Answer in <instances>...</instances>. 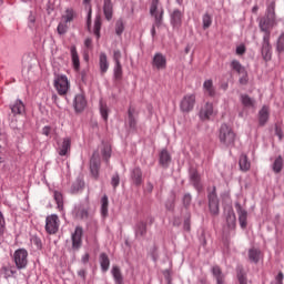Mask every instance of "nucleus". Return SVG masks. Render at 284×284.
<instances>
[{"label":"nucleus","mask_w":284,"mask_h":284,"mask_svg":"<svg viewBox=\"0 0 284 284\" xmlns=\"http://www.w3.org/2000/svg\"><path fill=\"white\" fill-rule=\"evenodd\" d=\"M217 139L221 145H224V148H234L236 143V133L232 126L223 123L219 129Z\"/></svg>","instance_id":"nucleus-1"},{"label":"nucleus","mask_w":284,"mask_h":284,"mask_svg":"<svg viewBox=\"0 0 284 284\" xmlns=\"http://www.w3.org/2000/svg\"><path fill=\"white\" fill-rule=\"evenodd\" d=\"M28 250L18 248L12 255V261L16 265V270H26L28 267Z\"/></svg>","instance_id":"nucleus-2"},{"label":"nucleus","mask_w":284,"mask_h":284,"mask_svg":"<svg viewBox=\"0 0 284 284\" xmlns=\"http://www.w3.org/2000/svg\"><path fill=\"white\" fill-rule=\"evenodd\" d=\"M276 26V19L262 17L258 21V28L261 32H264L263 37L272 38V30Z\"/></svg>","instance_id":"nucleus-3"},{"label":"nucleus","mask_w":284,"mask_h":284,"mask_svg":"<svg viewBox=\"0 0 284 284\" xmlns=\"http://www.w3.org/2000/svg\"><path fill=\"white\" fill-rule=\"evenodd\" d=\"M196 105V93L185 94L180 102V110L182 112H192Z\"/></svg>","instance_id":"nucleus-4"},{"label":"nucleus","mask_w":284,"mask_h":284,"mask_svg":"<svg viewBox=\"0 0 284 284\" xmlns=\"http://www.w3.org/2000/svg\"><path fill=\"white\" fill-rule=\"evenodd\" d=\"M54 88L60 97L68 94V90H70V81H68V77L57 75L54 79Z\"/></svg>","instance_id":"nucleus-5"},{"label":"nucleus","mask_w":284,"mask_h":284,"mask_svg":"<svg viewBox=\"0 0 284 284\" xmlns=\"http://www.w3.org/2000/svg\"><path fill=\"white\" fill-rule=\"evenodd\" d=\"M163 7H159V2H152L150 8V14L154 17V23L156 28L163 26Z\"/></svg>","instance_id":"nucleus-6"},{"label":"nucleus","mask_w":284,"mask_h":284,"mask_svg":"<svg viewBox=\"0 0 284 284\" xmlns=\"http://www.w3.org/2000/svg\"><path fill=\"white\" fill-rule=\"evenodd\" d=\"M209 199V210L213 216H217L219 209V195L216 194V186H213L212 191L207 195Z\"/></svg>","instance_id":"nucleus-7"},{"label":"nucleus","mask_w":284,"mask_h":284,"mask_svg":"<svg viewBox=\"0 0 284 284\" xmlns=\"http://www.w3.org/2000/svg\"><path fill=\"white\" fill-rule=\"evenodd\" d=\"M59 216L57 214L48 215L45 219L47 234H57L59 232Z\"/></svg>","instance_id":"nucleus-8"},{"label":"nucleus","mask_w":284,"mask_h":284,"mask_svg":"<svg viewBox=\"0 0 284 284\" xmlns=\"http://www.w3.org/2000/svg\"><path fill=\"white\" fill-rule=\"evenodd\" d=\"M272 38L263 37L261 54L264 61H272V43L270 42Z\"/></svg>","instance_id":"nucleus-9"},{"label":"nucleus","mask_w":284,"mask_h":284,"mask_svg":"<svg viewBox=\"0 0 284 284\" xmlns=\"http://www.w3.org/2000/svg\"><path fill=\"white\" fill-rule=\"evenodd\" d=\"M152 68H155V70H165L168 68V58L161 52L155 53L152 59Z\"/></svg>","instance_id":"nucleus-10"},{"label":"nucleus","mask_w":284,"mask_h":284,"mask_svg":"<svg viewBox=\"0 0 284 284\" xmlns=\"http://www.w3.org/2000/svg\"><path fill=\"white\" fill-rule=\"evenodd\" d=\"M72 145V140L70 138L63 139V141L58 142L57 152L60 156H68L70 154V148Z\"/></svg>","instance_id":"nucleus-11"},{"label":"nucleus","mask_w":284,"mask_h":284,"mask_svg":"<svg viewBox=\"0 0 284 284\" xmlns=\"http://www.w3.org/2000/svg\"><path fill=\"white\" fill-rule=\"evenodd\" d=\"M83 227L77 226L72 234V247L79 250L83 243Z\"/></svg>","instance_id":"nucleus-12"},{"label":"nucleus","mask_w":284,"mask_h":284,"mask_svg":"<svg viewBox=\"0 0 284 284\" xmlns=\"http://www.w3.org/2000/svg\"><path fill=\"white\" fill-rule=\"evenodd\" d=\"M99 170H101V160L93 155L90 160V173L95 181H99Z\"/></svg>","instance_id":"nucleus-13"},{"label":"nucleus","mask_w":284,"mask_h":284,"mask_svg":"<svg viewBox=\"0 0 284 284\" xmlns=\"http://www.w3.org/2000/svg\"><path fill=\"white\" fill-rule=\"evenodd\" d=\"M211 273L213 278H215V284H226L225 283V274L223 273V268L219 265H214L211 267Z\"/></svg>","instance_id":"nucleus-14"},{"label":"nucleus","mask_w":284,"mask_h":284,"mask_svg":"<svg viewBox=\"0 0 284 284\" xmlns=\"http://www.w3.org/2000/svg\"><path fill=\"white\" fill-rule=\"evenodd\" d=\"M235 210L239 215L240 225L244 230V227H247V211L243 209L241 203H235Z\"/></svg>","instance_id":"nucleus-15"},{"label":"nucleus","mask_w":284,"mask_h":284,"mask_svg":"<svg viewBox=\"0 0 284 284\" xmlns=\"http://www.w3.org/2000/svg\"><path fill=\"white\" fill-rule=\"evenodd\" d=\"M72 21V12L68 11L67 16H63L61 22L58 26V33L65 34L68 32V23Z\"/></svg>","instance_id":"nucleus-16"},{"label":"nucleus","mask_w":284,"mask_h":284,"mask_svg":"<svg viewBox=\"0 0 284 284\" xmlns=\"http://www.w3.org/2000/svg\"><path fill=\"white\" fill-rule=\"evenodd\" d=\"M212 114H214V104L206 102L200 111V119H202V121H207Z\"/></svg>","instance_id":"nucleus-17"},{"label":"nucleus","mask_w":284,"mask_h":284,"mask_svg":"<svg viewBox=\"0 0 284 284\" xmlns=\"http://www.w3.org/2000/svg\"><path fill=\"white\" fill-rule=\"evenodd\" d=\"M88 105V101L85 100V95L78 94L74 98V110L75 112H83Z\"/></svg>","instance_id":"nucleus-18"},{"label":"nucleus","mask_w":284,"mask_h":284,"mask_svg":"<svg viewBox=\"0 0 284 284\" xmlns=\"http://www.w3.org/2000/svg\"><path fill=\"white\" fill-rule=\"evenodd\" d=\"M267 121H270V106L263 105L258 111V123L261 128H263Z\"/></svg>","instance_id":"nucleus-19"},{"label":"nucleus","mask_w":284,"mask_h":284,"mask_svg":"<svg viewBox=\"0 0 284 284\" xmlns=\"http://www.w3.org/2000/svg\"><path fill=\"white\" fill-rule=\"evenodd\" d=\"M10 110L13 114V116H17V114H24L26 113V104H23V101L16 100L13 104H10Z\"/></svg>","instance_id":"nucleus-20"},{"label":"nucleus","mask_w":284,"mask_h":284,"mask_svg":"<svg viewBox=\"0 0 284 284\" xmlns=\"http://www.w3.org/2000/svg\"><path fill=\"white\" fill-rule=\"evenodd\" d=\"M182 23H183V12L176 9L171 14V24L173 26V28H181Z\"/></svg>","instance_id":"nucleus-21"},{"label":"nucleus","mask_w":284,"mask_h":284,"mask_svg":"<svg viewBox=\"0 0 284 284\" xmlns=\"http://www.w3.org/2000/svg\"><path fill=\"white\" fill-rule=\"evenodd\" d=\"M239 165L242 172H250L252 168V162H250V158H247V154L242 153L240 155Z\"/></svg>","instance_id":"nucleus-22"},{"label":"nucleus","mask_w":284,"mask_h":284,"mask_svg":"<svg viewBox=\"0 0 284 284\" xmlns=\"http://www.w3.org/2000/svg\"><path fill=\"white\" fill-rule=\"evenodd\" d=\"M99 67L101 74H105L110 69V62H108V54L105 52H101L99 57Z\"/></svg>","instance_id":"nucleus-23"},{"label":"nucleus","mask_w":284,"mask_h":284,"mask_svg":"<svg viewBox=\"0 0 284 284\" xmlns=\"http://www.w3.org/2000/svg\"><path fill=\"white\" fill-rule=\"evenodd\" d=\"M131 179L134 183V185H141L143 183V172L141 171V168H135L131 172Z\"/></svg>","instance_id":"nucleus-24"},{"label":"nucleus","mask_w":284,"mask_h":284,"mask_svg":"<svg viewBox=\"0 0 284 284\" xmlns=\"http://www.w3.org/2000/svg\"><path fill=\"white\" fill-rule=\"evenodd\" d=\"M113 81H115V83H121L123 81V65L122 64H114Z\"/></svg>","instance_id":"nucleus-25"},{"label":"nucleus","mask_w":284,"mask_h":284,"mask_svg":"<svg viewBox=\"0 0 284 284\" xmlns=\"http://www.w3.org/2000/svg\"><path fill=\"white\" fill-rule=\"evenodd\" d=\"M111 274L115 284H125V282L123 281V273H121V268L119 266H113L111 270Z\"/></svg>","instance_id":"nucleus-26"},{"label":"nucleus","mask_w":284,"mask_h":284,"mask_svg":"<svg viewBox=\"0 0 284 284\" xmlns=\"http://www.w3.org/2000/svg\"><path fill=\"white\" fill-rule=\"evenodd\" d=\"M99 261L102 272H108L110 270V256H108L106 253H101Z\"/></svg>","instance_id":"nucleus-27"},{"label":"nucleus","mask_w":284,"mask_h":284,"mask_svg":"<svg viewBox=\"0 0 284 284\" xmlns=\"http://www.w3.org/2000/svg\"><path fill=\"white\" fill-rule=\"evenodd\" d=\"M1 274H3L4 278H12L17 276V268L12 265L2 266Z\"/></svg>","instance_id":"nucleus-28"},{"label":"nucleus","mask_w":284,"mask_h":284,"mask_svg":"<svg viewBox=\"0 0 284 284\" xmlns=\"http://www.w3.org/2000/svg\"><path fill=\"white\" fill-rule=\"evenodd\" d=\"M203 90L210 95V97H216V89H214V82L212 79L205 80L203 83Z\"/></svg>","instance_id":"nucleus-29"},{"label":"nucleus","mask_w":284,"mask_h":284,"mask_svg":"<svg viewBox=\"0 0 284 284\" xmlns=\"http://www.w3.org/2000/svg\"><path fill=\"white\" fill-rule=\"evenodd\" d=\"M231 70L233 72H236V74H244L245 72H247V70L245 69V67H243V64H241V62L239 60H233L231 62Z\"/></svg>","instance_id":"nucleus-30"},{"label":"nucleus","mask_w":284,"mask_h":284,"mask_svg":"<svg viewBox=\"0 0 284 284\" xmlns=\"http://www.w3.org/2000/svg\"><path fill=\"white\" fill-rule=\"evenodd\" d=\"M113 12H114V7L112 6V2L110 1L104 2L103 13L106 21H112Z\"/></svg>","instance_id":"nucleus-31"},{"label":"nucleus","mask_w":284,"mask_h":284,"mask_svg":"<svg viewBox=\"0 0 284 284\" xmlns=\"http://www.w3.org/2000/svg\"><path fill=\"white\" fill-rule=\"evenodd\" d=\"M226 225L229 230H234L236 227V214L234 211H229L226 215Z\"/></svg>","instance_id":"nucleus-32"},{"label":"nucleus","mask_w":284,"mask_h":284,"mask_svg":"<svg viewBox=\"0 0 284 284\" xmlns=\"http://www.w3.org/2000/svg\"><path fill=\"white\" fill-rule=\"evenodd\" d=\"M170 161H172V156H170V152L168 150H162L160 153V165H163V168H168Z\"/></svg>","instance_id":"nucleus-33"},{"label":"nucleus","mask_w":284,"mask_h":284,"mask_svg":"<svg viewBox=\"0 0 284 284\" xmlns=\"http://www.w3.org/2000/svg\"><path fill=\"white\" fill-rule=\"evenodd\" d=\"M148 234V224L143 221L135 225V236H145Z\"/></svg>","instance_id":"nucleus-34"},{"label":"nucleus","mask_w":284,"mask_h":284,"mask_svg":"<svg viewBox=\"0 0 284 284\" xmlns=\"http://www.w3.org/2000/svg\"><path fill=\"white\" fill-rule=\"evenodd\" d=\"M236 276L240 284H247V273H245L243 266L236 267Z\"/></svg>","instance_id":"nucleus-35"},{"label":"nucleus","mask_w":284,"mask_h":284,"mask_svg":"<svg viewBox=\"0 0 284 284\" xmlns=\"http://www.w3.org/2000/svg\"><path fill=\"white\" fill-rule=\"evenodd\" d=\"M72 65L75 72L81 70V60H79V53L77 52V48L72 49Z\"/></svg>","instance_id":"nucleus-36"},{"label":"nucleus","mask_w":284,"mask_h":284,"mask_svg":"<svg viewBox=\"0 0 284 284\" xmlns=\"http://www.w3.org/2000/svg\"><path fill=\"white\" fill-rule=\"evenodd\" d=\"M248 258L252 263H258L261 261V251L258 248H250Z\"/></svg>","instance_id":"nucleus-37"},{"label":"nucleus","mask_w":284,"mask_h":284,"mask_svg":"<svg viewBox=\"0 0 284 284\" xmlns=\"http://www.w3.org/2000/svg\"><path fill=\"white\" fill-rule=\"evenodd\" d=\"M101 16H97L94 20L93 34L97 37L98 40L101 39Z\"/></svg>","instance_id":"nucleus-38"},{"label":"nucleus","mask_w":284,"mask_h":284,"mask_svg":"<svg viewBox=\"0 0 284 284\" xmlns=\"http://www.w3.org/2000/svg\"><path fill=\"white\" fill-rule=\"evenodd\" d=\"M264 17H266L268 19H276V3L275 2H270L267 4L266 13Z\"/></svg>","instance_id":"nucleus-39"},{"label":"nucleus","mask_w":284,"mask_h":284,"mask_svg":"<svg viewBox=\"0 0 284 284\" xmlns=\"http://www.w3.org/2000/svg\"><path fill=\"white\" fill-rule=\"evenodd\" d=\"M110 205V201L108 200V195H103L101 199V215L103 219L108 217V206Z\"/></svg>","instance_id":"nucleus-40"},{"label":"nucleus","mask_w":284,"mask_h":284,"mask_svg":"<svg viewBox=\"0 0 284 284\" xmlns=\"http://www.w3.org/2000/svg\"><path fill=\"white\" fill-rule=\"evenodd\" d=\"M283 171V156L278 155L273 163V172L281 174Z\"/></svg>","instance_id":"nucleus-41"},{"label":"nucleus","mask_w":284,"mask_h":284,"mask_svg":"<svg viewBox=\"0 0 284 284\" xmlns=\"http://www.w3.org/2000/svg\"><path fill=\"white\" fill-rule=\"evenodd\" d=\"M53 199L58 205V210H63V193L60 191H53Z\"/></svg>","instance_id":"nucleus-42"},{"label":"nucleus","mask_w":284,"mask_h":284,"mask_svg":"<svg viewBox=\"0 0 284 284\" xmlns=\"http://www.w3.org/2000/svg\"><path fill=\"white\" fill-rule=\"evenodd\" d=\"M30 243L34 245L37 250H43V241L39 235H31Z\"/></svg>","instance_id":"nucleus-43"},{"label":"nucleus","mask_w":284,"mask_h":284,"mask_svg":"<svg viewBox=\"0 0 284 284\" xmlns=\"http://www.w3.org/2000/svg\"><path fill=\"white\" fill-rule=\"evenodd\" d=\"M100 114H101L103 121H105V123H108V116L110 114V109H108V104L103 103L102 101L100 102Z\"/></svg>","instance_id":"nucleus-44"},{"label":"nucleus","mask_w":284,"mask_h":284,"mask_svg":"<svg viewBox=\"0 0 284 284\" xmlns=\"http://www.w3.org/2000/svg\"><path fill=\"white\" fill-rule=\"evenodd\" d=\"M241 103L244 105V108H254V100H252V98H250L247 94L241 95Z\"/></svg>","instance_id":"nucleus-45"},{"label":"nucleus","mask_w":284,"mask_h":284,"mask_svg":"<svg viewBox=\"0 0 284 284\" xmlns=\"http://www.w3.org/2000/svg\"><path fill=\"white\" fill-rule=\"evenodd\" d=\"M125 30V23H123V20H118L115 22V33L118 34V37H121V34H123Z\"/></svg>","instance_id":"nucleus-46"},{"label":"nucleus","mask_w":284,"mask_h":284,"mask_svg":"<svg viewBox=\"0 0 284 284\" xmlns=\"http://www.w3.org/2000/svg\"><path fill=\"white\" fill-rule=\"evenodd\" d=\"M194 187H199L201 183V175H199V171H193L190 176Z\"/></svg>","instance_id":"nucleus-47"},{"label":"nucleus","mask_w":284,"mask_h":284,"mask_svg":"<svg viewBox=\"0 0 284 284\" xmlns=\"http://www.w3.org/2000/svg\"><path fill=\"white\" fill-rule=\"evenodd\" d=\"M85 9L88 10L87 26L90 29L92 26V4L90 2H85Z\"/></svg>","instance_id":"nucleus-48"},{"label":"nucleus","mask_w":284,"mask_h":284,"mask_svg":"<svg viewBox=\"0 0 284 284\" xmlns=\"http://www.w3.org/2000/svg\"><path fill=\"white\" fill-rule=\"evenodd\" d=\"M83 187H85V182L83 178H79L73 185V192H81Z\"/></svg>","instance_id":"nucleus-49"},{"label":"nucleus","mask_w":284,"mask_h":284,"mask_svg":"<svg viewBox=\"0 0 284 284\" xmlns=\"http://www.w3.org/2000/svg\"><path fill=\"white\" fill-rule=\"evenodd\" d=\"M276 51L281 54V52H284V32L281 33V36L277 39L276 43Z\"/></svg>","instance_id":"nucleus-50"},{"label":"nucleus","mask_w":284,"mask_h":284,"mask_svg":"<svg viewBox=\"0 0 284 284\" xmlns=\"http://www.w3.org/2000/svg\"><path fill=\"white\" fill-rule=\"evenodd\" d=\"M3 234H6V216L0 210V236H3Z\"/></svg>","instance_id":"nucleus-51"},{"label":"nucleus","mask_w":284,"mask_h":284,"mask_svg":"<svg viewBox=\"0 0 284 284\" xmlns=\"http://www.w3.org/2000/svg\"><path fill=\"white\" fill-rule=\"evenodd\" d=\"M239 83L240 85H247V83H250V75L247 74V71L240 74Z\"/></svg>","instance_id":"nucleus-52"},{"label":"nucleus","mask_w":284,"mask_h":284,"mask_svg":"<svg viewBox=\"0 0 284 284\" xmlns=\"http://www.w3.org/2000/svg\"><path fill=\"white\" fill-rule=\"evenodd\" d=\"M210 26H212V16L209 13H205L203 16V29L207 30V28H210Z\"/></svg>","instance_id":"nucleus-53"},{"label":"nucleus","mask_w":284,"mask_h":284,"mask_svg":"<svg viewBox=\"0 0 284 284\" xmlns=\"http://www.w3.org/2000/svg\"><path fill=\"white\" fill-rule=\"evenodd\" d=\"M121 183V178L119 176V173H115L111 179V185L114 190L119 187V184Z\"/></svg>","instance_id":"nucleus-54"},{"label":"nucleus","mask_w":284,"mask_h":284,"mask_svg":"<svg viewBox=\"0 0 284 284\" xmlns=\"http://www.w3.org/2000/svg\"><path fill=\"white\" fill-rule=\"evenodd\" d=\"M113 61H114L115 65L121 64V51L120 50L113 51Z\"/></svg>","instance_id":"nucleus-55"},{"label":"nucleus","mask_w":284,"mask_h":284,"mask_svg":"<svg viewBox=\"0 0 284 284\" xmlns=\"http://www.w3.org/2000/svg\"><path fill=\"white\" fill-rule=\"evenodd\" d=\"M77 216H79L80 219H88V210L85 209H80L77 212Z\"/></svg>","instance_id":"nucleus-56"},{"label":"nucleus","mask_w":284,"mask_h":284,"mask_svg":"<svg viewBox=\"0 0 284 284\" xmlns=\"http://www.w3.org/2000/svg\"><path fill=\"white\" fill-rule=\"evenodd\" d=\"M102 154L106 160L110 159V156H112V149H110V146L104 148Z\"/></svg>","instance_id":"nucleus-57"},{"label":"nucleus","mask_w":284,"mask_h":284,"mask_svg":"<svg viewBox=\"0 0 284 284\" xmlns=\"http://www.w3.org/2000/svg\"><path fill=\"white\" fill-rule=\"evenodd\" d=\"M129 128L136 130V118H129Z\"/></svg>","instance_id":"nucleus-58"},{"label":"nucleus","mask_w":284,"mask_h":284,"mask_svg":"<svg viewBox=\"0 0 284 284\" xmlns=\"http://www.w3.org/2000/svg\"><path fill=\"white\" fill-rule=\"evenodd\" d=\"M183 203L184 205H190V203H192V195H190V193L185 194L183 197Z\"/></svg>","instance_id":"nucleus-59"},{"label":"nucleus","mask_w":284,"mask_h":284,"mask_svg":"<svg viewBox=\"0 0 284 284\" xmlns=\"http://www.w3.org/2000/svg\"><path fill=\"white\" fill-rule=\"evenodd\" d=\"M275 134H276V136H278L280 140L283 139V129H281V126L276 125Z\"/></svg>","instance_id":"nucleus-60"},{"label":"nucleus","mask_w":284,"mask_h":284,"mask_svg":"<svg viewBox=\"0 0 284 284\" xmlns=\"http://www.w3.org/2000/svg\"><path fill=\"white\" fill-rule=\"evenodd\" d=\"M84 45H85L87 50H92V39L91 38H87L84 40Z\"/></svg>","instance_id":"nucleus-61"},{"label":"nucleus","mask_w":284,"mask_h":284,"mask_svg":"<svg viewBox=\"0 0 284 284\" xmlns=\"http://www.w3.org/2000/svg\"><path fill=\"white\" fill-rule=\"evenodd\" d=\"M50 132H52V128L51 126H43L42 129V134H44V136H50Z\"/></svg>","instance_id":"nucleus-62"},{"label":"nucleus","mask_w":284,"mask_h":284,"mask_svg":"<svg viewBox=\"0 0 284 284\" xmlns=\"http://www.w3.org/2000/svg\"><path fill=\"white\" fill-rule=\"evenodd\" d=\"M283 278H284L283 272H280L275 277L276 284H283Z\"/></svg>","instance_id":"nucleus-63"},{"label":"nucleus","mask_w":284,"mask_h":284,"mask_svg":"<svg viewBox=\"0 0 284 284\" xmlns=\"http://www.w3.org/2000/svg\"><path fill=\"white\" fill-rule=\"evenodd\" d=\"M244 52H245V45L241 44L236 48V54L243 55Z\"/></svg>","instance_id":"nucleus-64"}]
</instances>
